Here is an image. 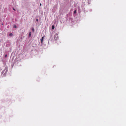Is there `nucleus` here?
Returning <instances> with one entry per match:
<instances>
[{"instance_id":"obj_1","label":"nucleus","mask_w":126,"mask_h":126,"mask_svg":"<svg viewBox=\"0 0 126 126\" xmlns=\"http://www.w3.org/2000/svg\"><path fill=\"white\" fill-rule=\"evenodd\" d=\"M58 34L57 33H56L54 35V38L55 40H57L58 38Z\"/></svg>"},{"instance_id":"obj_2","label":"nucleus","mask_w":126,"mask_h":126,"mask_svg":"<svg viewBox=\"0 0 126 126\" xmlns=\"http://www.w3.org/2000/svg\"><path fill=\"white\" fill-rule=\"evenodd\" d=\"M44 37H42V38L41 40V43H42L43 42V41L44 40Z\"/></svg>"},{"instance_id":"obj_3","label":"nucleus","mask_w":126,"mask_h":126,"mask_svg":"<svg viewBox=\"0 0 126 126\" xmlns=\"http://www.w3.org/2000/svg\"><path fill=\"white\" fill-rule=\"evenodd\" d=\"M31 32H30L29 33V37H31Z\"/></svg>"},{"instance_id":"obj_4","label":"nucleus","mask_w":126,"mask_h":126,"mask_svg":"<svg viewBox=\"0 0 126 126\" xmlns=\"http://www.w3.org/2000/svg\"><path fill=\"white\" fill-rule=\"evenodd\" d=\"M54 28H55L54 26L53 25H52V29L53 30V29H54Z\"/></svg>"},{"instance_id":"obj_5","label":"nucleus","mask_w":126,"mask_h":126,"mask_svg":"<svg viewBox=\"0 0 126 126\" xmlns=\"http://www.w3.org/2000/svg\"><path fill=\"white\" fill-rule=\"evenodd\" d=\"M32 31L33 32H34V29L33 28H32Z\"/></svg>"},{"instance_id":"obj_6","label":"nucleus","mask_w":126,"mask_h":126,"mask_svg":"<svg viewBox=\"0 0 126 126\" xmlns=\"http://www.w3.org/2000/svg\"><path fill=\"white\" fill-rule=\"evenodd\" d=\"M16 25H14V28H16Z\"/></svg>"},{"instance_id":"obj_7","label":"nucleus","mask_w":126,"mask_h":126,"mask_svg":"<svg viewBox=\"0 0 126 126\" xmlns=\"http://www.w3.org/2000/svg\"><path fill=\"white\" fill-rule=\"evenodd\" d=\"M12 33H10L9 34V36H12Z\"/></svg>"},{"instance_id":"obj_8","label":"nucleus","mask_w":126,"mask_h":126,"mask_svg":"<svg viewBox=\"0 0 126 126\" xmlns=\"http://www.w3.org/2000/svg\"><path fill=\"white\" fill-rule=\"evenodd\" d=\"M76 10H75V11H74V14H75L76 13Z\"/></svg>"},{"instance_id":"obj_9","label":"nucleus","mask_w":126,"mask_h":126,"mask_svg":"<svg viewBox=\"0 0 126 126\" xmlns=\"http://www.w3.org/2000/svg\"><path fill=\"white\" fill-rule=\"evenodd\" d=\"M7 54H6V55H5V57H7Z\"/></svg>"},{"instance_id":"obj_10","label":"nucleus","mask_w":126,"mask_h":126,"mask_svg":"<svg viewBox=\"0 0 126 126\" xmlns=\"http://www.w3.org/2000/svg\"><path fill=\"white\" fill-rule=\"evenodd\" d=\"M36 21H38V19H36Z\"/></svg>"},{"instance_id":"obj_11","label":"nucleus","mask_w":126,"mask_h":126,"mask_svg":"<svg viewBox=\"0 0 126 126\" xmlns=\"http://www.w3.org/2000/svg\"><path fill=\"white\" fill-rule=\"evenodd\" d=\"M42 5V4L41 3L40 4V6H41Z\"/></svg>"},{"instance_id":"obj_12","label":"nucleus","mask_w":126,"mask_h":126,"mask_svg":"<svg viewBox=\"0 0 126 126\" xmlns=\"http://www.w3.org/2000/svg\"><path fill=\"white\" fill-rule=\"evenodd\" d=\"M13 9L14 10H15V9H14V8H13Z\"/></svg>"},{"instance_id":"obj_13","label":"nucleus","mask_w":126,"mask_h":126,"mask_svg":"<svg viewBox=\"0 0 126 126\" xmlns=\"http://www.w3.org/2000/svg\"><path fill=\"white\" fill-rule=\"evenodd\" d=\"M1 69H0V71L1 70Z\"/></svg>"}]
</instances>
